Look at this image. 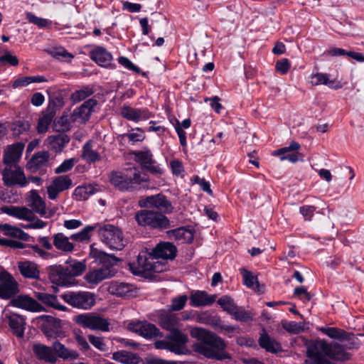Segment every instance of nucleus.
Instances as JSON below:
<instances>
[{"label":"nucleus","instance_id":"nucleus-1","mask_svg":"<svg viewBox=\"0 0 364 364\" xmlns=\"http://www.w3.org/2000/svg\"><path fill=\"white\" fill-rule=\"evenodd\" d=\"M191 336L199 342L193 345V350L205 358L223 361L231 358V355L226 350L228 343L216 333L200 327L193 328Z\"/></svg>","mask_w":364,"mask_h":364},{"label":"nucleus","instance_id":"nucleus-2","mask_svg":"<svg viewBox=\"0 0 364 364\" xmlns=\"http://www.w3.org/2000/svg\"><path fill=\"white\" fill-rule=\"evenodd\" d=\"M109 180L119 191L132 192L140 189L142 183L148 181V178L145 174L142 176L137 167L132 166L124 171H112L109 174Z\"/></svg>","mask_w":364,"mask_h":364},{"label":"nucleus","instance_id":"nucleus-3","mask_svg":"<svg viewBox=\"0 0 364 364\" xmlns=\"http://www.w3.org/2000/svg\"><path fill=\"white\" fill-rule=\"evenodd\" d=\"M138 225L151 230H164L171 228V221L165 214L156 210H140L135 213Z\"/></svg>","mask_w":364,"mask_h":364},{"label":"nucleus","instance_id":"nucleus-4","mask_svg":"<svg viewBox=\"0 0 364 364\" xmlns=\"http://www.w3.org/2000/svg\"><path fill=\"white\" fill-rule=\"evenodd\" d=\"M313 355L325 354L328 358L334 360H346L347 354L342 346L338 343L330 344L325 340L311 341L307 346L306 356Z\"/></svg>","mask_w":364,"mask_h":364},{"label":"nucleus","instance_id":"nucleus-5","mask_svg":"<svg viewBox=\"0 0 364 364\" xmlns=\"http://www.w3.org/2000/svg\"><path fill=\"white\" fill-rule=\"evenodd\" d=\"M65 302L77 309L88 310L95 304L93 293L89 291H67L60 295Z\"/></svg>","mask_w":364,"mask_h":364},{"label":"nucleus","instance_id":"nucleus-6","mask_svg":"<svg viewBox=\"0 0 364 364\" xmlns=\"http://www.w3.org/2000/svg\"><path fill=\"white\" fill-rule=\"evenodd\" d=\"M73 321L82 328L91 330H100L105 332L109 330L108 321L100 315L92 313L78 314L74 316Z\"/></svg>","mask_w":364,"mask_h":364},{"label":"nucleus","instance_id":"nucleus-7","mask_svg":"<svg viewBox=\"0 0 364 364\" xmlns=\"http://www.w3.org/2000/svg\"><path fill=\"white\" fill-rule=\"evenodd\" d=\"M102 241L110 249L122 250L124 247L122 230L112 225H106L98 230Z\"/></svg>","mask_w":364,"mask_h":364},{"label":"nucleus","instance_id":"nucleus-8","mask_svg":"<svg viewBox=\"0 0 364 364\" xmlns=\"http://www.w3.org/2000/svg\"><path fill=\"white\" fill-rule=\"evenodd\" d=\"M18 292V283L14 277L5 269L0 270V298L11 300Z\"/></svg>","mask_w":364,"mask_h":364},{"label":"nucleus","instance_id":"nucleus-9","mask_svg":"<svg viewBox=\"0 0 364 364\" xmlns=\"http://www.w3.org/2000/svg\"><path fill=\"white\" fill-rule=\"evenodd\" d=\"M139 205L144 208H155L164 214H170L173 207L167 197L162 193L150 196L139 200Z\"/></svg>","mask_w":364,"mask_h":364},{"label":"nucleus","instance_id":"nucleus-10","mask_svg":"<svg viewBox=\"0 0 364 364\" xmlns=\"http://www.w3.org/2000/svg\"><path fill=\"white\" fill-rule=\"evenodd\" d=\"M2 179L7 187L18 185L23 188L28 183L23 171L19 166L5 167L2 171Z\"/></svg>","mask_w":364,"mask_h":364},{"label":"nucleus","instance_id":"nucleus-11","mask_svg":"<svg viewBox=\"0 0 364 364\" xmlns=\"http://www.w3.org/2000/svg\"><path fill=\"white\" fill-rule=\"evenodd\" d=\"M127 329L132 332L138 333L146 339H151L157 336H164L163 333L156 325L146 321H132L127 325Z\"/></svg>","mask_w":364,"mask_h":364},{"label":"nucleus","instance_id":"nucleus-12","mask_svg":"<svg viewBox=\"0 0 364 364\" xmlns=\"http://www.w3.org/2000/svg\"><path fill=\"white\" fill-rule=\"evenodd\" d=\"M40 318L43 320L41 331L48 338L64 336L61 319L49 315H42Z\"/></svg>","mask_w":364,"mask_h":364},{"label":"nucleus","instance_id":"nucleus-13","mask_svg":"<svg viewBox=\"0 0 364 364\" xmlns=\"http://www.w3.org/2000/svg\"><path fill=\"white\" fill-rule=\"evenodd\" d=\"M9 305L30 312H41L46 310L39 302L27 294H16L10 300Z\"/></svg>","mask_w":364,"mask_h":364},{"label":"nucleus","instance_id":"nucleus-14","mask_svg":"<svg viewBox=\"0 0 364 364\" xmlns=\"http://www.w3.org/2000/svg\"><path fill=\"white\" fill-rule=\"evenodd\" d=\"M46 273L50 282L61 287H68L72 281L67 272V269L61 264H53L46 267Z\"/></svg>","mask_w":364,"mask_h":364},{"label":"nucleus","instance_id":"nucleus-15","mask_svg":"<svg viewBox=\"0 0 364 364\" xmlns=\"http://www.w3.org/2000/svg\"><path fill=\"white\" fill-rule=\"evenodd\" d=\"M301 146L297 141H291L288 146L275 150L272 154L279 156L281 161L288 160L295 164L299 160L303 161V154L296 151Z\"/></svg>","mask_w":364,"mask_h":364},{"label":"nucleus","instance_id":"nucleus-16","mask_svg":"<svg viewBox=\"0 0 364 364\" xmlns=\"http://www.w3.org/2000/svg\"><path fill=\"white\" fill-rule=\"evenodd\" d=\"M97 105V100L95 98H90L85 101L80 107L73 110L70 116L71 120L73 122L80 121L81 123H85L90 119Z\"/></svg>","mask_w":364,"mask_h":364},{"label":"nucleus","instance_id":"nucleus-17","mask_svg":"<svg viewBox=\"0 0 364 364\" xmlns=\"http://www.w3.org/2000/svg\"><path fill=\"white\" fill-rule=\"evenodd\" d=\"M73 186V181L68 175L55 177L52 183L47 188L48 198L50 200L57 198L60 192L69 189Z\"/></svg>","mask_w":364,"mask_h":364},{"label":"nucleus","instance_id":"nucleus-18","mask_svg":"<svg viewBox=\"0 0 364 364\" xmlns=\"http://www.w3.org/2000/svg\"><path fill=\"white\" fill-rule=\"evenodd\" d=\"M137 161L143 168L154 175L162 173V169L156 161L153 159V155L150 151H141L135 154Z\"/></svg>","mask_w":364,"mask_h":364},{"label":"nucleus","instance_id":"nucleus-19","mask_svg":"<svg viewBox=\"0 0 364 364\" xmlns=\"http://www.w3.org/2000/svg\"><path fill=\"white\" fill-rule=\"evenodd\" d=\"M48 95V105L46 110L55 114L57 110L61 109L64 105V98L66 97V91L65 90H55V88H49L47 90Z\"/></svg>","mask_w":364,"mask_h":364},{"label":"nucleus","instance_id":"nucleus-20","mask_svg":"<svg viewBox=\"0 0 364 364\" xmlns=\"http://www.w3.org/2000/svg\"><path fill=\"white\" fill-rule=\"evenodd\" d=\"M95 244L90 245V255L97 262L102 264V267H108L114 269V267L118 264L121 260L115 255L107 254L105 251L97 249L95 247Z\"/></svg>","mask_w":364,"mask_h":364},{"label":"nucleus","instance_id":"nucleus-21","mask_svg":"<svg viewBox=\"0 0 364 364\" xmlns=\"http://www.w3.org/2000/svg\"><path fill=\"white\" fill-rule=\"evenodd\" d=\"M129 267L131 272L136 276H146L147 272L155 271V267L149 261L146 252L139 253L136 263H129Z\"/></svg>","mask_w":364,"mask_h":364},{"label":"nucleus","instance_id":"nucleus-22","mask_svg":"<svg viewBox=\"0 0 364 364\" xmlns=\"http://www.w3.org/2000/svg\"><path fill=\"white\" fill-rule=\"evenodd\" d=\"M165 338L169 340L172 345L173 353L177 355H181L184 353L186 345L188 341V338L186 334L183 333L179 329H175L170 331Z\"/></svg>","mask_w":364,"mask_h":364},{"label":"nucleus","instance_id":"nucleus-23","mask_svg":"<svg viewBox=\"0 0 364 364\" xmlns=\"http://www.w3.org/2000/svg\"><path fill=\"white\" fill-rule=\"evenodd\" d=\"M23 149L24 144L21 142L8 146L3 155V162L6 167L18 166V162L22 156Z\"/></svg>","mask_w":364,"mask_h":364},{"label":"nucleus","instance_id":"nucleus-24","mask_svg":"<svg viewBox=\"0 0 364 364\" xmlns=\"http://www.w3.org/2000/svg\"><path fill=\"white\" fill-rule=\"evenodd\" d=\"M177 255L176 247L170 242H160L152 250L151 255L154 258L173 259Z\"/></svg>","mask_w":364,"mask_h":364},{"label":"nucleus","instance_id":"nucleus-25","mask_svg":"<svg viewBox=\"0 0 364 364\" xmlns=\"http://www.w3.org/2000/svg\"><path fill=\"white\" fill-rule=\"evenodd\" d=\"M89 56L99 66L104 68L111 67V63L113 60L112 55L103 46H96L90 50Z\"/></svg>","mask_w":364,"mask_h":364},{"label":"nucleus","instance_id":"nucleus-26","mask_svg":"<svg viewBox=\"0 0 364 364\" xmlns=\"http://www.w3.org/2000/svg\"><path fill=\"white\" fill-rule=\"evenodd\" d=\"M109 291L120 297H133L136 295L137 289L132 284L113 281L110 283Z\"/></svg>","mask_w":364,"mask_h":364},{"label":"nucleus","instance_id":"nucleus-27","mask_svg":"<svg viewBox=\"0 0 364 364\" xmlns=\"http://www.w3.org/2000/svg\"><path fill=\"white\" fill-rule=\"evenodd\" d=\"M117 271L108 267H100L90 270L85 276L86 282L91 284H97L102 281L115 275Z\"/></svg>","mask_w":364,"mask_h":364},{"label":"nucleus","instance_id":"nucleus-28","mask_svg":"<svg viewBox=\"0 0 364 364\" xmlns=\"http://www.w3.org/2000/svg\"><path fill=\"white\" fill-rule=\"evenodd\" d=\"M169 239L181 241L182 243L191 244L194 239L195 230L190 226H182L166 232Z\"/></svg>","mask_w":364,"mask_h":364},{"label":"nucleus","instance_id":"nucleus-29","mask_svg":"<svg viewBox=\"0 0 364 364\" xmlns=\"http://www.w3.org/2000/svg\"><path fill=\"white\" fill-rule=\"evenodd\" d=\"M216 298V294L209 295L205 291L196 290L190 295V304L193 307L210 306Z\"/></svg>","mask_w":364,"mask_h":364},{"label":"nucleus","instance_id":"nucleus-30","mask_svg":"<svg viewBox=\"0 0 364 364\" xmlns=\"http://www.w3.org/2000/svg\"><path fill=\"white\" fill-rule=\"evenodd\" d=\"M262 331L258 339V343L262 348L268 353L274 354L283 351L282 346L279 342L272 338L264 328L262 329Z\"/></svg>","mask_w":364,"mask_h":364},{"label":"nucleus","instance_id":"nucleus-31","mask_svg":"<svg viewBox=\"0 0 364 364\" xmlns=\"http://www.w3.org/2000/svg\"><path fill=\"white\" fill-rule=\"evenodd\" d=\"M121 115L127 120L139 122L141 119H147L151 117V113L147 109L133 108L124 105L121 109Z\"/></svg>","mask_w":364,"mask_h":364},{"label":"nucleus","instance_id":"nucleus-32","mask_svg":"<svg viewBox=\"0 0 364 364\" xmlns=\"http://www.w3.org/2000/svg\"><path fill=\"white\" fill-rule=\"evenodd\" d=\"M50 154L47 151H38L35 153L31 159L27 162L26 168L31 173H36L43 166L47 165Z\"/></svg>","mask_w":364,"mask_h":364},{"label":"nucleus","instance_id":"nucleus-33","mask_svg":"<svg viewBox=\"0 0 364 364\" xmlns=\"http://www.w3.org/2000/svg\"><path fill=\"white\" fill-rule=\"evenodd\" d=\"M52 349L56 358H60L64 360H73L79 357L77 350L69 349L58 340L52 343Z\"/></svg>","mask_w":364,"mask_h":364},{"label":"nucleus","instance_id":"nucleus-34","mask_svg":"<svg viewBox=\"0 0 364 364\" xmlns=\"http://www.w3.org/2000/svg\"><path fill=\"white\" fill-rule=\"evenodd\" d=\"M29 205L32 208L34 212L38 213L41 216L45 218L51 217L53 213H50V215H46V203L38 191L36 190H31L29 192L28 198Z\"/></svg>","mask_w":364,"mask_h":364},{"label":"nucleus","instance_id":"nucleus-35","mask_svg":"<svg viewBox=\"0 0 364 364\" xmlns=\"http://www.w3.org/2000/svg\"><path fill=\"white\" fill-rule=\"evenodd\" d=\"M32 349L38 360L52 364L56 363L57 358L53 353L52 346L48 347L42 343H34Z\"/></svg>","mask_w":364,"mask_h":364},{"label":"nucleus","instance_id":"nucleus-36","mask_svg":"<svg viewBox=\"0 0 364 364\" xmlns=\"http://www.w3.org/2000/svg\"><path fill=\"white\" fill-rule=\"evenodd\" d=\"M6 318L13 334L18 338H22L24 336L26 324L24 318L16 314L6 315Z\"/></svg>","mask_w":364,"mask_h":364},{"label":"nucleus","instance_id":"nucleus-37","mask_svg":"<svg viewBox=\"0 0 364 364\" xmlns=\"http://www.w3.org/2000/svg\"><path fill=\"white\" fill-rule=\"evenodd\" d=\"M21 274L26 279H39L40 271L36 263L31 261L19 262L18 264Z\"/></svg>","mask_w":364,"mask_h":364},{"label":"nucleus","instance_id":"nucleus-38","mask_svg":"<svg viewBox=\"0 0 364 364\" xmlns=\"http://www.w3.org/2000/svg\"><path fill=\"white\" fill-rule=\"evenodd\" d=\"M34 296L43 304L57 310L65 311L68 308L60 304L55 295L47 294L46 292H34Z\"/></svg>","mask_w":364,"mask_h":364},{"label":"nucleus","instance_id":"nucleus-39","mask_svg":"<svg viewBox=\"0 0 364 364\" xmlns=\"http://www.w3.org/2000/svg\"><path fill=\"white\" fill-rule=\"evenodd\" d=\"M112 359L122 364H144V360L137 354L126 350H119L112 354Z\"/></svg>","mask_w":364,"mask_h":364},{"label":"nucleus","instance_id":"nucleus-40","mask_svg":"<svg viewBox=\"0 0 364 364\" xmlns=\"http://www.w3.org/2000/svg\"><path fill=\"white\" fill-rule=\"evenodd\" d=\"M70 141V136L64 132L50 136L48 138V141L50 149L56 153L62 152Z\"/></svg>","mask_w":364,"mask_h":364},{"label":"nucleus","instance_id":"nucleus-41","mask_svg":"<svg viewBox=\"0 0 364 364\" xmlns=\"http://www.w3.org/2000/svg\"><path fill=\"white\" fill-rule=\"evenodd\" d=\"M178 323L179 318L176 314L164 311L159 316V324L163 329L169 332L177 329Z\"/></svg>","mask_w":364,"mask_h":364},{"label":"nucleus","instance_id":"nucleus-42","mask_svg":"<svg viewBox=\"0 0 364 364\" xmlns=\"http://www.w3.org/2000/svg\"><path fill=\"white\" fill-rule=\"evenodd\" d=\"M63 267L67 269L71 281L74 277L81 275L86 269L85 262L78 261L75 259H69L65 262Z\"/></svg>","mask_w":364,"mask_h":364},{"label":"nucleus","instance_id":"nucleus-43","mask_svg":"<svg viewBox=\"0 0 364 364\" xmlns=\"http://www.w3.org/2000/svg\"><path fill=\"white\" fill-rule=\"evenodd\" d=\"M69 238L62 232L54 234L53 245L59 251L70 252L74 250V245L69 241Z\"/></svg>","mask_w":364,"mask_h":364},{"label":"nucleus","instance_id":"nucleus-44","mask_svg":"<svg viewBox=\"0 0 364 364\" xmlns=\"http://www.w3.org/2000/svg\"><path fill=\"white\" fill-rule=\"evenodd\" d=\"M319 331L329 338L341 341H349L350 339V333L341 328L335 327H321L319 328Z\"/></svg>","mask_w":364,"mask_h":364},{"label":"nucleus","instance_id":"nucleus-45","mask_svg":"<svg viewBox=\"0 0 364 364\" xmlns=\"http://www.w3.org/2000/svg\"><path fill=\"white\" fill-rule=\"evenodd\" d=\"M95 191V188L92 185L80 186L74 190L73 196L77 200H85Z\"/></svg>","mask_w":364,"mask_h":364},{"label":"nucleus","instance_id":"nucleus-46","mask_svg":"<svg viewBox=\"0 0 364 364\" xmlns=\"http://www.w3.org/2000/svg\"><path fill=\"white\" fill-rule=\"evenodd\" d=\"M94 89L90 86H83L80 90H75L70 95V100L73 103H78L88 97L91 96L94 93Z\"/></svg>","mask_w":364,"mask_h":364},{"label":"nucleus","instance_id":"nucleus-47","mask_svg":"<svg viewBox=\"0 0 364 364\" xmlns=\"http://www.w3.org/2000/svg\"><path fill=\"white\" fill-rule=\"evenodd\" d=\"M82 158L87 161L89 164H94L100 160L101 157L97 151H94L91 148L89 141L86 142L82 147Z\"/></svg>","mask_w":364,"mask_h":364},{"label":"nucleus","instance_id":"nucleus-48","mask_svg":"<svg viewBox=\"0 0 364 364\" xmlns=\"http://www.w3.org/2000/svg\"><path fill=\"white\" fill-rule=\"evenodd\" d=\"M218 304L230 315L232 312L237 310V305L235 303L234 299L228 295L222 296L218 301Z\"/></svg>","mask_w":364,"mask_h":364},{"label":"nucleus","instance_id":"nucleus-49","mask_svg":"<svg viewBox=\"0 0 364 364\" xmlns=\"http://www.w3.org/2000/svg\"><path fill=\"white\" fill-rule=\"evenodd\" d=\"M55 116V115L53 114L52 113V112H47V110H45V112H43V116L39 118L38 122V125H37L38 132L40 134H42V133H45L46 132H47L48 127L50 124V123L52 122Z\"/></svg>","mask_w":364,"mask_h":364},{"label":"nucleus","instance_id":"nucleus-50","mask_svg":"<svg viewBox=\"0 0 364 364\" xmlns=\"http://www.w3.org/2000/svg\"><path fill=\"white\" fill-rule=\"evenodd\" d=\"M97 224L94 225H87L80 232L73 234L70 238L78 241V242H84L86 240H89L90 238V233L97 228Z\"/></svg>","mask_w":364,"mask_h":364},{"label":"nucleus","instance_id":"nucleus-51","mask_svg":"<svg viewBox=\"0 0 364 364\" xmlns=\"http://www.w3.org/2000/svg\"><path fill=\"white\" fill-rule=\"evenodd\" d=\"M306 323L305 322L298 323L296 321H289L283 323L282 326L287 332L298 334L309 328L308 327H306Z\"/></svg>","mask_w":364,"mask_h":364},{"label":"nucleus","instance_id":"nucleus-52","mask_svg":"<svg viewBox=\"0 0 364 364\" xmlns=\"http://www.w3.org/2000/svg\"><path fill=\"white\" fill-rule=\"evenodd\" d=\"M30 128V124L27 121L17 120L12 123L11 129L14 137H18Z\"/></svg>","mask_w":364,"mask_h":364},{"label":"nucleus","instance_id":"nucleus-53","mask_svg":"<svg viewBox=\"0 0 364 364\" xmlns=\"http://www.w3.org/2000/svg\"><path fill=\"white\" fill-rule=\"evenodd\" d=\"M233 318L242 322H248L252 321V314L251 312L246 311L242 306H237V310L232 312L231 315Z\"/></svg>","mask_w":364,"mask_h":364},{"label":"nucleus","instance_id":"nucleus-54","mask_svg":"<svg viewBox=\"0 0 364 364\" xmlns=\"http://www.w3.org/2000/svg\"><path fill=\"white\" fill-rule=\"evenodd\" d=\"M15 218L26 221H33L36 218V215L32 210L26 207H17Z\"/></svg>","mask_w":364,"mask_h":364},{"label":"nucleus","instance_id":"nucleus-55","mask_svg":"<svg viewBox=\"0 0 364 364\" xmlns=\"http://www.w3.org/2000/svg\"><path fill=\"white\" fill-rule=\"evenodd\" d=\"M310 355L306 356L303 364H333L331 361L326 358L325 354L313 355L310 353Z\"/></svg>","mask_w":364,"mask_h":364},{"label":"nucleus","instance_id":"nucleus-56","mask_svg":"<svg viewBox=\"0 0 364 364\" xmlns=\"http://www.w3.org/2000/svg\"><path fill=\"white\" fill-rule=\"evenodd\" d=\"M240 271L243 277V284L248 288H253L257 282H258L257 277L254 276L251 272L245 268H241Z\"/></svg>","mask_w":364,"mask_h":364},{"label":"nucleus","instance_id":"nucleus-57","mask_svg":"<svg viewBox=\"0 0 364 364\" xmlns=\"http://www.w3.org/2000/svg\"><path fill=\"white\" fill-rule=\"evenodd\" d=\"M48 53L53 58L58 60H63L66 58H73L74 56L71 53H68L63 47H54L48 50Z\"/></svg>","mask_w":364,"mask_h":364},{"label":"nucleus","instance_id":"nucleus-58","mask_svg":"<svg viewBox=\"0 0 364 364\" xmlns=\"http://www.w3.org/2000/svg\"><path fill=\"white\" fill-rule=\"evenodd\" d=\"M26 19L29 23L36 25L40 28H46L49 24L47 19L38 17L31 12L26 13Z\"/></svg>","mask_w":364,"mask_h":364},{"label":"nucleus","instance_id":"nucleus-59","mask_svg":"<svg viewBox=\"0 0 364 364\" xmlns=\"http://www.w3.org/2000/svg\"><path fill=\"white\" fill-rule=\"evenodd\" d=\"M294 296L303 300L304 302L311 301L312 296L308 292L306 288L304 286L297 287L294 290Z\"/></svg>","mask_w":364,"mask_h":364},{"label":"nucleus","instance_id":"nucleus-60","mask_svg":"<svg viewBox=\"0 0 364 364\" xmlns=\"http://www.w3.org/2000/svg\"><path fill=\"white\" fill-rule=\"evenodd\" d=\"M188 296L186 295H180L178 297L173 298L171 300L170 309L172 311H180L186 305Z\"/></svg>","mask_w":364,"mask_h":364},{"label":"nucleus","instance_id":"nucleus-61","mask_svg":"<svg viewBox=\"0 0 364 364\" xmlns=\"http://www.w3.org/2000/svg\"><path fill=\"white\" fill-rule=\"evenodd\" d=\"M75 158H70L68 159H65L59 166H58L55 169V173L59 174V173H65L68 171H70L73 168V166L75 165Z\"/></svg>","mask_w":364,"mask_h":364},{"label":"nucleus","instance_id":"nucleus-62","mask_svg":"<svg viewBox=\"0 0 364 364\" xmlns=\"http://www.w3.org/2000/svg\"><path fill=\"white\" fill-rule=\"evenodd\" d=\"M118 63L127 68L129 70L134 72L135 73L139 74L141 70V69L135 65L128 58L124 56H120L117 59Z\"/></svg>","mask_w":364,"mask_h":364},{"label":"nucleus","instance_id":"nucleus-63","mask_svg":"<svg viewBox=\"0 0 364 364\" xmlns=\"http://www.w3.org/2000/svg\"><path fill=\"white\" fill-rule=\"evenodd\" d=\"M1 230L4 235L17 238L18 232L20 228L9 225L8 223H4L1 225Z\"/></svg>","mask_w":364,"mask_h":364},{"label":"nucleus","instance_id":"nucleus-64","mask_svg":"<svg viewBox=\"0 0 364 364\" xmlns=\"http://www.w3.org/2000/svg\"><path fill=\"white\" fill-rule=\"evenodd\" d=\"M0 63L16 66L18 65V60L16 56L12 55L9 51H6L4 55L0 56Z\"/></svg>","mask_w":364,"mask_h":364}]
</instances>
